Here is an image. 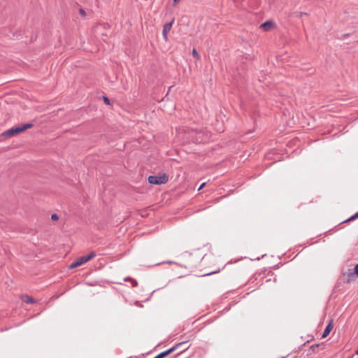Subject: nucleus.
<instances>
[{"instance_id": "nucleus-1", "label": "nucleus", "mask_w": 358, "mask_h": 358, "mask_svg": "<svg viewBox=\"0 0 358 358\" xmlns=\"http://www.w3.org/2000/svg\"><path fill=\"white\" fill-rule=\"evenodd\" d=\"M199 262V258L195 257L192 254H186L182 256L180 265L187 269L192 270L196 267Z\"/></svg>"}, {"instance_id": "nucleus-2", "label": "nucleus", "mask_w": 358, "mask_h": 358, "mask_svg": "<svg viewBox=\"0 0 358 358\" xmlns=\"http://www.w3.org/2000/svg\"><path fill=\"white\" fill-rule=\"evenodd\" d=\"M32 127L33 124L31 123L24 124L22 126L14 127L3 132L1 136L6 138L11 137L25 131L27 129H30Z\"/></svg>"}, {"instance_id": "nucleus-3", "label": "nucleus", "mask_w": 358, "mask_h": 358, "mask_svg": "<svg viewBox=\"0 0 358 358\" xmlns=\"http://www.w3.org/2000/svg\"><path fill=\"white\" fill-rule=\"evenodd\" d=\"M169 181V177L166 173H163L162 175L157 176H150L148 177V182L150 184L153 185H161L165 184Z\"/></svg>"}, {"instance_id": "nucleus-4", "label": "nucleus", "mask_w": 358, "mask_h": 358, "mask_svg": "<svg viewBox=\"0 0 358 358\" xmlns=\"http://www.w3.org/2000/svg\"><path fill=\"white\" fill-rule=\"evenodd\" d=\"M187 343L186 341H182V342H180V343H178L177 344H176L174 346H173L172 348L164 351V352H162L159 353L160 355V357H162V358H164L168 355H169L170 354H171L172 352H173L175 350L179 349L181 346H183L184 345H185Z\"/></svg>"}, {"instance_id": "nucleus-5", "label": "nucleus", "mask_w": 358, "mask_h": 358, "mask_svg": "<svg viewBox=\"0 0 358 358\" xmlns=\"http://www.w3.org/2000/svg\"><path fill=\"white\" fill-rule=\"evenodd\" d=\"M197 134H198L197 131L195 130H193V129L188 130L187 133V141H192V142H195V143H199L200 141L196 136V135Z\"/></svg>"}, {"instance_id": "nucleus-6", "label": "nucleus", "mask_w": 358, "mask_h": 358, "mask_svg": "<svg viewBox=\"0 0 358 358\" xmlns=\"http://www.w3.org/2000/svg\"><path fill=\"white\" fill-rule=\"evenodd\" d=\"M173 22H174V19H173L170 22L166 23L163 26L162 35H163V38H164L165 41L168 40V33L171 30Z\"/></svg>"}, {"instance_id": "nucleus-7", "label": "nucleus", "mask_w": 358, "mask_h": 358, "mask_svg": "<svg viewBox=\"0 0 358 358\" xmlns=\"http://www.w3.org/2000/svg\"><path fill=\"white\" fill-rule=\"evenodd\" d=\"M95 256L96 253L94 251H92L89 255L80 257L78 259L80 261V264L83 265V264L93 259Z\"/></svg>"}, {"instance_id": "nucleus-8", "label": "nucleus", "mask_w": 358, "mask_h": 358, "mask_svg": "<svg viewBox=\"0 0 358 358\" xmlns=\"http://www.w3.org/2000/svg\"><path fill=\"white\" fill-rule=\"evenodd\" d=\"M343 275H345V273H344ZM346 275H347V279H346L347 282H350L351 281L355 280L357 277V274L354 273V270H352V269H348V272L346 273Z\"/></svg>"}, {"instance_id": "nucleus-9", "label": "nucleus", "mask_w": 358, "mask_h": 358, "mask_svg": "<svg viewBox=\"0 0 358 358\" xmlns=\"http://www.w3.org/2000/svg\"><path fill=\"white\" fill-rule=\"evenodd\" d=\"M333 327H334L333 321L331 320L329 322V323L327 325L324 331H323V334L322 335V338H326L329 334V333L332 330Z\"/></svg>"}, {"instance_id": "nucleus-10", "label": "nucleus", "mask_w": 358, "mask_h": 358, "mask_svg": "<svg viewBox=\"0 0 358 358\" xmlns=\"http://www.w3.org/2000/svg\"><path fill=\"white\" fill-rule=\"evenodd\" d=\"M20 299L24 303H26L32 304V303H35L34 299L28 294L22 295L20 296Z\"/></svg>"}, {"instance_id": "nucleus-11", "label": "nucleus", "mask_w": 358, "mask_h": 358, "mask_svg": "<svg viewBox=\"0 0 358 358\" xmlns=\"http://www.w3.org/2000/svg\"><path fill=\"white\" fill-rule=\"evenodd\" d=\"M324 345H325L324 343L314 344L310 347V350L312 351V352L317 353L320 351V349H324Z\"/></svg>"}, {"instance_id": "nucleus-12", "label": "nucleus", "mask_w": 358, "mask_h": 358, "mask_svg": "<svg viewBox=\"0 0 358 358\" xmlns=\"http://www.w3.org/2000/svg\"><path fill=\"white\" fill-rule=\"evenodd\" d=\"M273 25L274 24L272 21L267 20L261 24V27L264 28L265 31H268L273 27Z\"/></svg>"}, {"instance_id": "nucleus-13", "label": "nucleus", "mask_w": 358, "mask_h": 358, "mask_svg": "<svg viewBox=\"0 0 358 358\" xmlns=\"http://www.w3.org/2000/svg\"><path fill=\"white\" fill-rule=\"evenodd\" d=\"M292 15L297 18H301L303 16L308 15L307 13L305 12H294L292 13Z\"/></svg>"}, {"instance_id": "nucleus-14", "label": "nucleus", "mask_w": 358, "mask_h": 358, "mask_svg": "<svg viewBox=\"0 0 358 358\" xmlns=\"http://www.w3.org/2000/svg\"><path fill=\"white\" fill-rule=\"evenodd\" d=\"M82 264H80V261L78 260V259H76V261L73 262L70 266H69V268L72 269V268H75L78 266H81Z\"/></svg>"}, {"instance_id": "nucleus-15", "label": "nucleus", "mask_w": 358, "mask_h": 358, "mask_svg": "<svg viewBox=\"0 0 358 358\" xmlns=\"http://www.w3.org/2000/svg\"><path fill=\"white\" fill-rule=\"evenodd\" d=\"M192 56L196 59H200L199 55L197 52L196 49H193V50H192Z\"/></svg>"}, {"instance_id": "nucleus-16", "label": "nucleus", "mask_w": 358, "mask_h": 358, "mask_svg": "<svg viewBox=\"0 0 358 358\" xmlns=\"http://www.w3.org/2000/svg\"><path fill=\"white\" fill-rule=\"evenodd\" d=\"M220 271V268H219L217 270H215V271H210L209 273H205L203 275V276L210 275H212V274H214V273H218Z\"/></svg>"}, {"instance_id": "nucleus-17", "label": "nucleus", "mask_w": 358, "mask_h": 358, "mask_svg": "<svg viewBox=\"0 0 358 358\" xmlns=\"http://www.w3.org/2000/svg\"><path fill=\"white\" fill-rule=\"evenodd\" d=\"M79 13L83 17H85L86 16V12H85V10L83 8H80L79 9Z\"/></svg>"}, {"instance_id": "nucleus-18", "label": "nucleus", "mask_w": 358, "mask_h": 358, "mask_svg": "<svg viewBox=\"0 0 358 358\" xmlns=\"http://www.w3.org/2000/svg\"><path fill=\"white\" fill-rule=\"evenodd\" d=\"M51 219L54 221H56V220H59V216L57 215V214L56 213H54L51 215Z\"/></svg>"}, {"instance_id": "nucleus-19", "label": "nucleus", "mask_w": 358, "mask_h": 358, "mask_svg": "<svg viewBox=\"0 0 358 358\" xmlns=\"http://www.w3.org/2000/svg\"><path fill=\"white\" fill-rule=\"evenodd\" d=\"M354 273H356L357 276H358V264L354 268Z\"/></svg>"}, {"instance_id": "nucleus-20", "label": "nucleus", "mask_w": 358, "mask_h": 358, "mask_svg": "<svg viewBox=\"0 0 358 358\" xmlns=\"http://www.w3.org/2000/svg\"><path fill=\"white\" fill-rule=\"evenodd\" d=\"M103 101L106 104H109L110 103V100L108 97L106 96H103Z\"/></svg>"}, {"instance_id": "nucleus-21", "label": "nucleus", "mask_w": 358, "mask_h": 358, "mask_svg": "<svg viewBox=\"0 0 358 358\" xmlns=\"http://www.w3.org/2000/svg\"><path fill=\"white\" fill-rule=\"evenodd\" d=\"M131 282H132V286L133 287H137L138 286V282L136 280H131Z\"/></svg>"}, {"instance_id": "nucleus-22", "label": "nucleus", "mask_w": 358, "mask_h": 358, "mask_svg": "<svg viewBox=\"0 0 358 358\" xmlns=\"http://www.w3.org/2000/svg\"><path fill=\"white\" fill-rule=\"evenodd\" d=\"M189 348V347H185L183 348V349L181 350V351L177 355V356H178L180 354H181L182 352L185 351L186 350H187Z\"/></svg>"}, {"instance_id": "nucleus-23", "label": "nucleus", "mask_w": 358, "mask_h": 358, "mask_svg": "<svg viewBox=\"0 0 358 358\" xmlns=\"http://www.w3.org/2000/svg\"><path fill=\"white\" fill-rule=\"evenodd\" d=\"M206 185V182L202 183L200 187H199L198 190H201L203 188V187Z\"/></svg>"}, {"instance_id": "nucleus-24", "label": "nucleus", "mask_w": 358, "mask_h": 358, "mask_svg": "<svg viewBox=\"0 0 358 358\" xmlns=\"http://www.w3.org/2000/svg\"><path fill=\"white\" fill-rule=\"evenodd\" d=\"M352 220H354V219H352V216H351L350 218H348V220H346L343 222H350V221H352Z\"/></svg>"}, {"instance_id": "nucleus-25", "label": "nucleus", "mask_w": 358, "mask_h": 358, "mask_svg": "<svg viewBox=\"0 0 358 358\" xmlns=\"http://www.w3.org/2000/svg\"><path fill=\"white\" fill-rule=\"evenodd\" d=\"M352 220H354V219H352V216H351L350 218H348V220H346L343 222H350V221H352Z\"/></svg>"}, {"instance_id": "nucleus-26", "label": "nucleus", "mask_w": 358, "mask_h": 358, "mask_svg": "<svg viewBox=\"0 0 358 358\" xmlns=\"http://www.w3.org/2000/svg\"><path fill=\"white\" fill-rule=\"evenodd\" d=\"M357 217H358V212L352 215V219L355 220Z\"/></svg>"}, {"instance_id": "nucleus-27", "label": "nucleus", "mask_w": 358, "mask_h": 358, "mask_svg": "<svg viewBox=\"0 0 358 358\" xmlns=\"http://www.w3.org/2000/svg\"><path fill=\"white\" fill-rule=\"evenodd\" d=\"M131 280H133V279L129 278V277H127V278H124V281H129V280L131 281Z\"/></svg>"}, {"instance_id": "nucleus-28", "label": "nucleus", "mask_w": 358, "mask_h": 358, "mask_svg": "<svg viewBox=\"0 0 358 358\" xmlns=\"http://www.w3.org/2000/svg\"><path fill=\"white\" fill-rule=\"evenodd\" d=\"M179 1H180V0H173V2H174L175 4L178 3Z\"/></svg>"}]
</instances>
